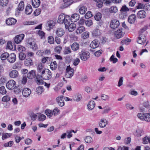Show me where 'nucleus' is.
I'll list each match as a JSON object with an SVG mask.
<instances>
[{"instance_id": "nucleus-1", "label": "nucleus", "mask_w": 150, "mask_h": 150, "mask_svg": "<svg viewBox=\"0 0 150 150\" xmlns=\"http://www.w3.org/2000/svg\"><path fill=\"white\" fill-rule=\"evenodd\" d=\"M120 25L119 21L115 19L111 20L110 22V27L112 30H115L118 28Z\"/></svg>"}, {"instance_id": "nucleus-2", "label": "nucleus", "mask_w": 150, "mask_h": 150, "mask_svg": "<svg viewBox=\"0 0 150 150\" xmlns=\"http://www.w3.org/2000/svg\"><path fill=\"white\" fill-rule=\"evenodd\" d=\"M47 69L44 68V66L41 63L39 64L37 67V71L38 75L42 76L46 72Z\"/></svg>"}, {"instance_id": "nucleus-3", "label": "nucleus", "mask_w": 150, "mask_h": 150, "mask_svg": "<svg viewBox=\"0 0 150 150\" xmlns=\"http://www.w3.org/2000/svg\"><path fill=\"white\" fill-rule=\"evenodd\" d=\"M66 77L67 78H71L74 75V70L71 68L70 66H67L66 69Z\"/></svg>"}, {"instance_id": "nucleus-4", "label": "nucleus", "mask_w": 150, "mask_h": 150, "mask_svg": "<svg viewBox=\"0 0 150 150\" xmlns=\"http://www.w3.org/2000/svg\"><path fill=\"white\" fill-rule=\"evenodd\" d=\"M16 83L13 80L8 81L6 84L7 88L9 90H12L16 86Z\"/></svg>"}, {"instance_id": "nucleus-5", "label": "nucleus", "mask_w": 150, "mask_h": 150, "mask_svg": "<svg viewBox=\"0 0 150 150\" xmlns=\"http://www.w3.org/2000/svg\"><path fill=\"white\" fill-rule=\"evenodd\" d=\"M150 5L148 4H145L144 5L143 4L141 3H137V5L136 7L137 9H144L146 10H149Z\"/></svg>"}, {"instance_id": "nucleus-6", "label": "nucleus", "mask_w": 150, "mask_h": 150, "mask_svg": "<svg viewBox=\"0 0 150 150\" xmlns=\"http://www.w3.org/2000/svg\"><path fill=\"white\" fill-rule=\"evenodd\" d=\"M51 72L49 69H47L46 70L45 73L44 74L40 76L41 78H43L44 79L49 80L51 78Z\"/></svg>"}, {"instance_id": "nucleus-7", "label": "nucleus", "mask_w": 150, "mask_h": 150, "mask_svg": "<svg viewBox=\"0 0 150 150\" xmlns=\"http://www.w3.org/2000/svg\"><path fill=\"white\" fill-rule=\"evenodd\" d=\"M90 53L89 52L86 51L82 52L79 54L81 59L83 61H86L90 57Z\"/></svg>"}, {"instance_id": "nucleus-8", "label": "nucleus", "mask_w": 150, "mask_h": 150, "mask_svg": "<svg viewBox=\"0 0 150 150\" xmlns=\"http://www.w3.org/2000/svg\"><path fill=\"white\" fill-rule=\"evenodd\" d=\"M55 22L53 20L48 21L46 24V28L48 30H50L53 28L55 25Z\"/></svg>"}, {"instance_id": "nucleus-9", "label": "nucleus", "mask_w": 150, "mask_h": 150, "mask_svg": "<svg viewBox=\"0 0 150 150\" xmlns=\"http://www.w3.org/2000/svg\"><path fill=\"white\" fill-rule=\"evenodd\" d=\"M63 96H58L56 98V100L57 103L60 106L62 107L64 105V102L63 99Z\"/></svg>"}, {"instance_id": "nucleus-10", "label": "nucleus", "mask_w": 150, "mask_h": 150, "mask_svg": "<svg viewBox=\"0 0 150 150\" xmlns=\"http://www.w3.org/2000/svg\"><path fill=\"white\" fill-rule=\"evenodd\" d=\"M19 75L18 71L16 70H13L9 72V76L11 78H16L18 77Z\"/></svg>"}, {"instance_id": "nucleus-11", "label": "nucleus", "mask_w": 150, "mask_h": 150, "mask_svg": "<svg viewBox=\"0 0 150 150\" xmlns=\"http://www.w3.org/2000/svg\"><path fill=\"white\" fill-rule=\"evenodd\" d=\"M63 3L61 6L62 8H65L71 4L73 2V0H63Z\"/></svg>"}, {"instance_id": "nucleus-12", "label": "nucleus", "mask_w": 150, "mask_h": 150, "mask_svg": "<svg viewBox=\"0 0 150 150\" xmlns=\"http://www.w3.org/2000/svg\"><path fill=\"white\" fill-rule=\"evenodd\" d=\"M16 55L14 53H12L9 55L7 60L10 63H13L16 61Z\"/></svg>"}, {"instance_id": "nucleus-13", "label": "nucleus", "mask_w": 150, "mask_h": 150, "mask_svg": "<svg viewBox=\"0 0 150 150\" xmlns=\"http://www.w3.org/2000/svg\"><path fill=\"white\" fill-rule=\"evenodd\" d=\"M31 92V91L30 89L28 88H25L23 90L22 94L24 97H27L30 95Z\"/></svg>"}, {"instance_id": "nucleus-14", "label": "nucleus", "mask_w": 150, "mask_h": 150, "mask_svg": "<svg viewBox=\"0 0 150 150\" xmlns=\"http://www.w3.org/2000/svg\"><path fill=\"white\" fill-rule=\"evenodd\" d=\"M146 13L144 11L141 10L138 12L137 17L140 19L144 18L146 17Z\"/></svg>"}, {"instance_id": "nucleus-15", "label": "nucleus", "mask_w": 150, "mask_h": 150, "mask_svg": "<svg viewBox=\"0 0 150 150\" xmlns=\"http://www.w3.org/2000/svg\"><path fill=\"white\" fill-rule=\"evenodd\" d=\"M6 24L8 25H14L17 22V20L13 18H9L6 20Z\"/></svg>"}, {"instance_id": "nucleus-16", "label": "nucleus", "mask_w": 150, "mask_h": 150, "mask_svg": "<svg viewBox=\"0 0 150 150\" xmlns=\"http://www.w3.org/2000/svg\"><path fill=\"white\" fill-rule=\"evenodd\" d=\"M122 30V28H121L115 32V34L117 38H121L123 36L125 33Z\"/></svg>"}, {"instance_id": "nucleus-17", "label": "nucleus", "mask_w": 150, "mask_h": 150, "mask_svg": "<svg viewBox=\"0 0 150 150\" xmlns=\"http://www.w3.org/2000/svg\"><path fill=\"white\" fill-rule=\"evenodd\" d=\"M99 44V42L96 40H95L91 42L90 44V46L91 48L95 49L98 47Z\"/></svg>"}, {"instance_id": "nucleus-18", "label": "nucleus", "mask_w": 150, "mask_h": 150, "mask_svg": "<svg viewBox=\"0 0 150 150\" xmlns=\"http://www.w3.org/2000/svg\"><path fill=\"white\" fill-rule=\"evenodd\" d=\"M136 16L135 14H132L129 16L128 22L130 24L133 23L136 20Z\"/></svg>"}, {"instance_id": "nucleus-19", "label": "nucleus", "mask_w": 150, "mask_h": 150, "mask_svg": "<svg viewBox=\"0 0 150 150\" xmlns=\"http://www.w3.org/2000/svg\"><path fill=\"white\" fill-rule=\"evenodd\" d=\"M108 124V121L104 118L102 119L99 123V126L101 128H104Z\"/></svg>"}, {"instance_id": "nucleus-20", "label": "nucleus", "mask_w": 150, "mask_h": 150, "mask_svg": "<svg viewBox=\"0 0 150 150\" xmlns=\"http://www.w3.org/2000/svg\"><path fill=\"white\" fill-rule=\"evenodd\" d=\"M80 18L79 15L77 13L72 14L70 18L71 22H75L79 20Z\"/></svg>"}, {"instance_id": "nucleus-21", "label": "nucleus", "mask_w": 150, "mask_h": 150, "mask_svg": "<svg viewBox=\"0 0 150 150\" xmlns=\"http://www.w3.org/2000/svg\"><path fill=\"white\" fill-rule=\"evenodd\" d=\"M56 35L59 37H62L64 33V30L62 28H58L56 31Z\"/></svg>"}, {"instance_id": "nucleus-22", "label": "nucleus", "mask_w": 150, "mask_h": 150, "mask_svg": "<svg viewBox=\"0 0 150 150\" xmlns=\"http://www.w3.org/2000/svg\"><path fill=\"white\" fill-rule=\"evenodd\" d=\"M92 34L93 37H97L100 36L101 33L100 30L98 29H96L92 31Z\"/></svg>"}, {"instance_id": "nucleus-23", "label": "nucleus", "mask_w": 150, "mask_h": 150, "mask_svg": "<svg viewBox=\"0 0 150 150\" xmlns=\"http://www.w3.org/2000/svg\"><path fill=\"white\" fill-rule=\"evenodd\" d=\"M71 22L70 17L68 15L66 16V18H65L64 21V23L65 25V28L68 27V25L70 24Z\"/></svg>"}, {"instance_id": "nucleus-24", "label": "nucleus", "mask_w": 150, "mask_h": 150, "mask_svg": "<svg viewBox=\"0 0 150 150\" xmlns=\"http://www.w3.org/2000/svg\"><path fill=\"white\" fill-rule=\"evenodd\" d=\"M65 18H66V16L63 13L61 14L58 17L57 20L58 23L60 24L63 23Z\"/></svg>"}, {"instance_id": "nucleus-25", "label": "nucleus", "mask_w": 150, "mask_h": 150, "mask_svg": "<svg viewBox=\"0 0 150 150\" xmlns=\"http://www.w3.org/2000/svg\"><path fill=\"white\" fill-rule=\"evenodd\" d=\"M24 8V2L23 1H21L19 3L18 7L16 9V12L18 13H19V12L23 10Z\"/></svg>"}, {"instance_id": "nucleus-26", "label": "nucleus", "mask_w": 150, "mask_h": 150, "mask_svg": "<svg viewBox=\"0 0 150 150\" xmlns=\"http://www.w3.org/2000/svg\"><path fill=\"white\" fill-rule=\"evenodd\" d=\"M76 27V25L71 22L70 24L68 25V27H66L65 28L66 29H68L69 31L70 32H72L74 30Z\"/></svg>"}, {"instance_id": "nucleus-27", "label": "nucleus", "mask_w": 150, "mask_h": 150, "mask_svg": "<svg viewBox=\"0 0 150 150\" xmlns=\"http://www.w3.org/2000/svg\"><path fill=\"white\" fill-rule=\"evenodd\" d=\"M32 5L33 7H38L40 4V0H32Z\"/></svg>"}, {"instance_id": "nucleus-28", "label": "nucleus", "mask_w": 150, "mask_h": 150, "mask_svg": "<svg viewBox=\"0 0 150 150\" xmlns=\"http://www.w3.org/2000/svg\"><path fill=\"white\" fill-rule=\"evenodd\" d=\"M35 71L32 70L27 74V77L29 79H32L35 77Z\"/></svg>"}, {"instance_id": "nucleus-29", "label": "nucleus", "mask_w": 150, "mask_h": 150, "mask_svg": "<svg viewBox=\"0 0 150 150\" xmlns=\"http://www.w3.org/2000/svg\"><path fill=\"white\" fill-rule=\"evenodd\" d=\"M33 11L32 8L30 5H28L26 7L25 9V13L27 15L31 14Z\"/></svg>"}, {"instance_id": "nucleus-30", "label": "nucleus", "mask_w": 150, "mask_h": 150, "mask_svg": "<svg viewBox=\"0 0 150 150\" xmlns=\"http://www.w3.org/2000/svg\"><path fill=\"white\" fill-rule=\"evenodd\" d=\"M24 64L27 66L32 65L33 64V62L32 59L30 58H28L25 59L24 62Z\"/></svg>"}, {"instance_id": "nucleus-31", "label": "nucleus", "mask_w": 150, "mask_h": 150, "mask_svg": "<svg viewBox=\"0 0 150 150\" xmlns=\"http://www.w3.org/2000/svg\"><path fill=\"white\" fill-rule=\"evenodd\" d=\"M95 105V103L93 101H89L87 105L88 109L90 110H93L94 108Z\"/></svg>"}, {"instance_id": "nucleus-32", "label": "nucleus", "mask_w": 150, "mask_h": 150, "mask_svg": "<svg viewBox=\"0 0 150 150\" xmlns=\"http://www.w3.org/2000/svg\"><path fill=\"white\" fill-rule=\"evenodd\" d=\"M81 96L80 94L77 93L73 97V100L76 101H79L81 99Z\"/></svg>"}, {"instance_id": "nucleus-33", "label": "nucleus", "mask_w": 150, "mask_h": 150, "mask_svg": "<svg viewBox=\"0 0 150 150\" xmlns=\"http://www.w3.org/2000/svg\"><path fill=\"white\" fill-rule=\"evenodd\" d=\"M79 45L78 43L74 42L71 45V47L73 50L76 51L79 49Z\"/></svg>"}, {"instance_id": "nucleus-34", "label": "nucleus", "mask_w": 150, "mask_h": 150, "mask_svg": "<svg viewBox=\"0 0 150 150\" xmlns=\"http://www.w3.org/2000/svg\"><path fill=\"white\" fill-rule=\"evenodd\" d=\"M57 64L56 61L51 62L50 65L51 69L52 70H55L57 67Z\"/></svg>"}, {"instance_id": "nucleus-35", "label": "nucleus", "mask_w": 150, "mask_h": 150, "mask_svg": "<svg viewBox=\"0 0 150 150\" xmlns=\"http://www.w3.org/2000/svg\"><path fill=\"white\" fill-rule=\"evenodd\" d=\"M144 134V132L142 129H138L136 130V135L137 137H140Z\"/></svg>"}, {"instance_id": "nucleus-36", "label": "nucleus", "mask_w": 150, "mask_h": 150, "mask_svg": "<svg viewBox=\"0 0 150 150\" xmlns=\"http://www.w3.org/2000/svg\"><path fill=\"white\" fill-rule=\"evenodd\" d=\"M144 119L147 122L150 121V113H149L144 114Z\"/></svg>"}, {"instance_id": "nucleus-37", "label": "nucleus", "mask_w": 150, "mask_h": 150, "mask_svg": "<svg viewBox=\"0 0 150 150\" xmlns=\"http://www.w3.org/2000/svg\"><path fill=\"white\" fill-rule=\"evenodd\" d=\"M86 11V7L84 6H81L79 10V12L81 14H84Z\"/></svg>"}, {"instance_id": "nucleus-38", "label": "nucleus", "mask_w": 150, "mask_h": 150, "mask_svg": "<svg viewBox=\"0 0 150 150\" xmlns=\"http://www.w3.org/2000/svg\"><path fill=\"white\" fill-rule=\"evenodd\" d=\"M40 75H38L36 76V79H37L36 81V82L39 85H40L42 84L43 83V81L42 79V78H41L40 76Z\"/></svg>"}, {"instance_id": "nucleus-39", "label": "nucleus", "mask_w": 150, "mask_h": 150, "mask_svg": "<svg viewBox=\"0 0 150 150\" xmlns=\"http://www.w3.org/2000/svg\"><path fill=\"white\" fill-rule=\"evenodd\" d=\"M9 54L6 52L3 53L1 56V58L2 60H5L8 59L9 56Z\"/></svg>"}, {"instance_id": "nucleus-40", "label": "nucleus", "mask_w": 150, "mask_h": 150, "mask_svg": "<svg viewBox=\"0 0 150 150\" xmlns=\"http://www.w3.org/2000/svg\"><path fill=\"white\" fill-rule=\"evenodd\" d=\"M26 41L28 44H29L30 46H32L35 42V39L33 38H28L26 40Z\"/></svg>"}, {"instance_id": "nucleus-41", "label": "nucleus", "mask_w": 150, "mask_h": 150, "mask_svg": "<svg viewBox=\"0 0 150 150\" xmlns=\"http://www.w3.org/2000/svg\"><path fill=\"white\" fill-rule=\"evenodd\" d=\"M117 11V9L116 6H112L109 9V11L112 13H115Z\"/></svg>"}, {"instance_id": "nucleus-42", "label": "nucleus", "mask_w": 150, "mask_h": 150, "mask_svg": "<svg viewBox=\"0 0 150 150\" xmlns=\"http://www.w3.org/2000/svg\"><path fill=\"white\" fill-rule=\"evenodd\" d=\"M85 30V28L82 26L79 27L76 31V33L77 34H80Z\"/></svg>"}, {"instance_id": "nucleus-43", "label": "nucleus", "mask_w": 150, "mask_h": 150, "mask_svg": "<svg viewBox=\"0 0 150 150\" xmlns=\"http://www.w3.org/2000/svg\"><path fill=\"white\" fill-rule=\"evenodd\" d=\"M102 15L100 13L98 12L94 16V18L97 21H99L101 18Z\"/></svg>"}, {"instance_id": "nucleus-44", "label": "nucleus", "mask_w": 150, "mask_h": 150, "mask_svg": "<svg viewBox=\"0 0 150 150\" xmlns=\"http://www.w3.org/2000/svg\"><path fill=\"white\" fill-rule=\"evenodd\" d=\"M138 39L137 41V42L140 44H143L146 42V38H138Z\"/></svg>"}, {"instance_id": "nucleus-45", "label": "nucleus", "mask_w": 150, "mask_h": 150, "mask_svg": "<svg viewBox=\"0 0 150 150\" xmlns=\"http://www.w3.org/2000/svg\"><path fill=\"white\" fill-rule=\"evenodd\" d=\"M8 0H0V5L2 6H6L8 3Z\"/></svg>"}, {"instance_id": "nucleus-46", "label": "nucleus", "mask_w": 150, "mask_h": 150, "mask_svg": "<svg viewBox=\"0 0 150 150\" xmlns=\"http://www.w3.org/2000/svg\"><path fill=\"white\" fill-rule=\"evenodd\" d=\"M45 113L46 115L47 116H48L49 117H52L53 115V113L52 111L49 109H47L45 110Z\"/></svg>"}, {"instance_id": "nucleus-47", "label": "nucleus", "mask_w": 150, "mask_h": 150, "mask_svg": "<svg viewBox=\"0 0 150 150\" xmlns=\"http://www.w3.org/2000/svg\"><path fill=\"white\" fill-rule=\"evenodd\" d=\"M126 108L128 110H132L134 109V107L129 103H127L125 105Z\"/></svg>"}, {"instance_id": "nucleus-48", "label": "nucleus", "mask_w": 150, "mask_h": 150, "mask_svg": "<svg viewBox=\"0 0 150 150\" xmlns=\"http://www.w3.org/2000/svg\"><path fill=\"white\" fill-rule=\"evenodd\" d=\"M36 92L38 94H41L44 91L43 87L39 86L36 88Z\"/></svg>"}, {"instance_id": "nucleus-49", "label": "nucleus", "mask_w": 150, "mask_h": 150, "mask_svg": "<svg viewBox=\"0 0 150 150\" xmlns=\"http://www.w3.org/2000/svg\"><path fill=\"white\" fill-rule=\"evenodd\" d=\"M131 40L130 39L123 40L121 42V44L122 45H123L125 44L126 45H128L129 43L131 41Z\"/></svg>"}, {"instance_id": "nucleus-50", "label": "nucleus", "mask_w": 150, "mask_h": 150, "mask_svg": "<svg viewBox=\"0 0 150 150\" xmlns=\"http://www.w3.org/2000/svg\"><path fill=\"white\" fill-rule=\"evenodd\" d=\"M19 59L21 60H24L26 57V55L23 53L21 52L19 54Z\"/></svg>"}, {"instance_id": "nucleus-51", "label": "nucleus", "mask_w": 150, "mask_h": 150, "mask_svg": "<svg viewBox=\"0 0 150 150\" xmlns=\"http://www.w3.org/2000/svg\"><path fill=\"white\" fill-rule=\"evenodd\" d=\"M101 98L102 100L104 101H108L109 99V97L108 96L103 94L101 95Z\"/></svg>"}, {"instance_id": "nucleus-52", "label": "nucleus", "mask_w": 150, "mask_h": 150, "mask_svg": "<svg viewBox=\"0 0 150 150\" xmlns=\"http://www.w3.org/2000/svg\"><path fill=\"white\" fill-rule=\"evenodd\" d=\"M21 65L20 62L16 63L13 66V68L14 69H19L21 68Z\"/></svg>"}, {"instance_id": "nucleus-53", "label": "nucleus", "mask_w": 150, "mask_h": 150, "mask_svg": "<svg viewBox=\"0 0 150 150\" xmlns=\"http://www.w3.org/2000/svg\"><path fill=\"white\" fill-rule=\"evenodd\" d=\"M114 55H112L110 58V60L111 62H112L113 63H115L117 62V59L114 57Z\"/></svg>"}, {"instance_id": "nucleus-54", "label": "nucleus", "mask_w": 150, "mask_h": 150, "mask_svg": "<svg viewBox=\"0 0 150 150\" xmlns=\"http://www.w3.org/2000/svg\"><path fill=\"white\" fill-rule=\"evenodd\" d=\"M14 91L16 93H19L22 90L21 88L19 86L15 87L14 88Z\"/></svg>"}, {"instance_id": "nucleus-55", "label": "nucleus", "mask_w": 150, "mask_h": 150, "mask_svg": "<svg viewBox=\"0 0 150 150\" xmlns=\"http://www.w3.org/2000/svg\"><path fill=\"white\" fill-rule=\"evenodd\" d=\"M7 48L10 50L13 49V46L12 44V42L10 41L8 42L6 46Z\"/></svg>"}, {"instance_id": "nucleus-56", "label": "nucleus", "mask_w": 150, "mask_h": 150, "mask_svg": "<svg viewBox=\"0 0 150 150\" xmlns=\"http://www.w3.org/2000/svg\"><path fill=\"white\" fill-rule=\"evenodd\" d=\"M38 120L40 121H43L46 118V116L43 114L40 115L38 116Z\"/></svg>"}, {"instance_id": "nucleus-57", "label": "nucleus", "mask_w": 150, "mask_h": 150, "mask_svg": "<svg viewBox=\"0 0 150 150\" xmlns=\"http://www.w3.org/2000/svg\"><path fill=\"white\" fill-rule=\"evenodd\" d=\"M129 9L126 6V5L123 6L120 9V11L121 12H125L129 11Z\"/></svg>"}, {"instance_id": "nucleus-58", "label": "nucleus", "mask_w": 150, "mask_h": 150, "mask_svg": "<svg viewBox=\"0 0 150 150\" xmlns=\"http://www.w3.org/2000/svg\"><path fill=\"white\" fill-rule=\"evenodd\" d=\"M85 141L86 143H90L92 142L93 139L91 137L87 136L85 139Z\"/></svg>"}, {"instance_id": "nucleus-59", "label": "nucleus", "mask_w": 150, "mask_h": 150, "mask_svg": "<svg viewBox=\"0 0 150 150\" xmlns=\"http://www.w3.org/2000/svg\"><path fill=\"white\" fill-rule=\"evenodd\" d=\"M2 100L4 102H8L10 100V97L8 96H6L2 98Z\"/></svg>"}, {"instance_id": "nucleus-60", "label": "nucleus", "mask_w": 150, "mask_h": 150, "mask_svg": "<svg viewBox=\"0 0 150 150\" xmlns=\"http://www.w3.org/2000/svg\"><path fill=\"white\" fill-rule=\"evenodd\" d=\"M11 136V133H4L2 135V139L3 140H4L5 139L10 137Z\"/></svg>"}, {"instance_id": "nucleus-61", "label": "nucleus", "mask_w": 150, "mask_h": 150, "mask_svg": "<svg viewBox=\"0 0 150 150\" xmlns=\"http://www.w3.org/2000/svg\"><path fill=\"white\" fill-rule=\"evenodd\" d=\"M6 93V91L4 86H2L0 87V93L4 95Z\"/></svg>"}, {"instance_id": "nucleus-62", "label": "nucleus", "mask_w": 150, "mask_h": 150, "mask_svg": "<svg viewBox=\"0 0 150 150\" xmlns=\"http://www.w3.org/2000/svg\"><path fill=\"white\" fill-rule=\"evenodd\" d=\"M93 15L90 11H88L85 14V17L86 18L88 19L91 17L93 16Z\"/></svg>"}, {"instance_id": "nucleus-63", "label": "nucleus", "mask_w": 150, "mask_h": 150, "mask_svg": "<svg viewBox=\"0 0 150 150\" xmlns=\"http://www.w3.org/2000/svg\"><path fill=\"white\" fill-rule=\"evenodd\" d=\"M85 24L87 26L90 27L93 24L92 21L91 20H88L85 21Z\"/></svg>"}, {"instance_id": "nucleus-64", "label": "nucleus", "mask_w": 150, "mask_h": 150, "mask_svg": "<svg viewBox=\"0 0 150 150\" xmlns=\"http://www.w3.org/2000/svg\"><path fill=\"white\" fill-rule=\"evenodd\" d=\"M52 112L53 115L54 116L57 115L59 113V110L57 108H56L54 109Z\"/></svg>"}]
</instances>
